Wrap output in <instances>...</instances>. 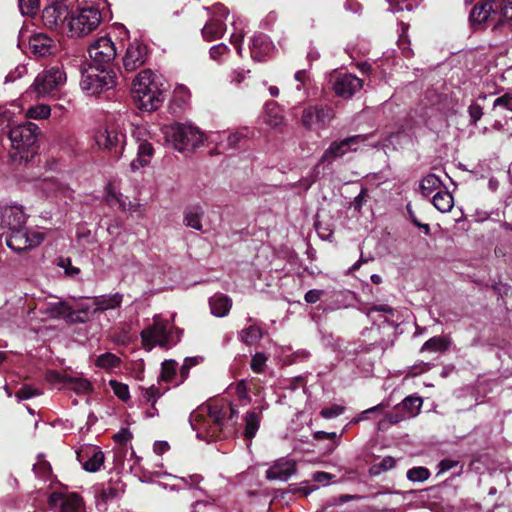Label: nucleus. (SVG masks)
<instances>
[{"label":"nucleus","instance_id":"obj_42","mask_svg":"<svg viewBox=\"0 0 512 512\" xmlns=\"http://www.w3.org/2000/svg\"><path fill=\"white\" fill-rule=\"evenodd\" d=\"M69 310V305H67L65 302L59 301L48 303L42 311L50 318H58L62 315L68 317Z\"/></svg>","mask_w":512,"mask_h":512},{"label":"nucleus","instance_id":"obj_18","mask_svg":"<svg viewBox=\"0 0 512 512\" xmlns=\"http://www.w3.org/2000/svg\"><path fill=\"white\" fill-rule=\"evenodd\" d=\"M77 460L83 469L90 473L98 472L104 465L103 451L96 446H86L77 451Z\"/></svg>","mask_w":512,"mask_h":512},{"label":"nucleus","instance_id":"obj_8","mask_svg":"<svg viewBox=\"0 0 512 512\" xmlns=\"http://www.w3.org/2000/svg\"><path fill=\"white\" fill-rule=\"evenodd\" d=\"M11 146L19 154L34 153L38 140V126L32 122L20 124L11 128L9 133ZM21 159L28 160V155H20Z\"/></svg>","mask_w":512,"mask_h":512},{"label":"nucleus","instance_id":"obj_48","mask_svg":"<svg viewBox=\"0 0 512 512\" xmlns=\"http://www.w3.org/2000/svg\"><path fill=\"white\" fill-rule=\"evenodd\" d=\"M132 136L138 145L141 143L149 142L152 138L147 126L143 124L134 126L132 130Z\"/></svg>","mask_w":512,"mask_h":512},{"label":"nucleus","instance_id":"obj_37","mask_svg":"<svg viewBox=\"0 0 512 512\" xmlns=\"http://www.w3.org/2000/svg\"><path fill=\"white\" fill-rule=\"evenodd\" d=\"M128 197L124 196L120 190L113 185L112 183H108L105 186V201L110 206L118 205V207L122 210L123 208H126V201Z\"/></svg>","mask_w":512,"mask_h":512},{"label":"nucleus","instance_id":"obj_45","mask_svg":"<svg viewBox=\"0 0 512 512\" xmlns=\"http://www.w3.org/2000/svg\"><path fill=\"white\" fill-rule=\"evenodd\" d=\"M262 337V331L257 326H249L240 332L241 340L246 344H252Z\"/></svg>","mask_w":512,"mask_h":512},{"label":"nucleus","instance_id":"obj_44","mask_svg":"<svg viewBox=\"0 0 512 512\" xmlns=\"http://www.w3.org/2000/svg\"><path fill=\"white\" fill-rule=\"evenodd\" d=\"M448 347V341L444 337H432L421 347V351L439 352Z\"/></svg>","mask_w":512,"mask_h":512},{"label":"nucleus","instance_id":"obj_53","mask_svg":"<svg viewBox=\"0 0 512 512\" xmlns=\"http://www.w3.org/2000/svg\"><path fill=\"white\" fill-rule=\"evenodd\" d=\"M19 8L23 15H34L39 8V0H19Z\"/></svg>","mask_w":512,"mask_h":512},{"label":"nucleus","instance_id":"obj_64","mask_svg":"<svg viewBox=\"0 0 512 512\" xmlns=\"http://www.w3.org/2000/svg\"><path fill=\"white\" fill-rule=\"evenodd\" d=\"M113 438L118 443L125 444L132 438V434L128 429L123 428L118 433H116Z\"/></svg>","mask_w":512,"mask_h":512},{"label":"nucleus","instance_id":"obj_12","mask_svg":"<svg viewBox=\"0 0 512 512\" xmlns=\"http://www.w3.org/2000/svg\"><path fill=\"white\" fill-rule=\"evenodd\" d=\"M205 9L210 13L211 17L202 29L204 39L213 41L221 38L226 30L224 20L228 16L227 8L221 3H216L212 7H206Z\"/></svg>","mask_w":512,"mask_h":512},{"label":"nucleus","instance_id":"obj_41","mask_svg":"<svg viewBox=\"0 0 512 512\" xmlns=\"http://www.w3.org/2000/svg\"><path fill=\"white\" fill-rule=\"evenodd\" d=\"M442 181L435 174H428L420 182V190L424 196H429L433 191L439 189Z\"/></svg>","mask_w":512,"mask_h":512},{"label":"nucleus","instance_id":"obj_1","mask_svg":"<svg viewBox=\"0 0 512 512\" xmlns=\"http://www.w3.org/2000/svg\"><path fill=\"white\" fill-rule=\"evenodd\" d=\"M238 411L230 403L215 402L202 405L190 415V425L197 438L210 441L221 437L226 419H233Z\"/></svg>","mask_w":512,"mask_h":512},{"label":"nucleus","instance_id":"obj_13","mask_svg":"<svg viewBox=\"0 0 512 512\" xmlns=\"http://www.w3.org/2000/svg\"><path fill=\"white\" fill-rule=\"evenodd\" d=\"M331 108L322 105L308 106L303 110L301 123L310 131L325 129L333 119Z\"/></svg>","mask_w":512,"mask_h":512},{"label":"nucleus","instance_id":"obj_55","mask_svg":"<svg viewBox=\"0 0 512 512\" xmlns=\"http://www.w3.org/2000/svg\"><path fill=\"white\" fill-rule=\"evenodd\" d=\"M40 394H41L40 391L33 389L31 386L26 385V386L21 387L18 390V392L16 393V397L19 400H27V399L32 398L33 396H37Z\"/></svg>","mask_w":512,"mask_h":512},{"label":"nucleus","instance_id":"obj_62","mask_svg":"<svg viewBox=\"0 0 512 512\" xmlns=\"http://www.w3.org/2000/svg\"><path fill=\"white\" fill-rule=\"evenodd\" d=\"M47 380L50 382V383H53V384H56V383H62L63 384V387H65L66 385V380L67 378H69V376H66V375H63V374H60L56 371H49L47 373Z\"/></svg>","mask_w":512,"mask_h":512},{"label":"nucleus","instance_id":"obj_43","mask_svg":"<svg viewBox=\"0 0 512 512\" xmlns=\"http://www.w3.org/2000/svg\"><path fill=\"white\" fill-rule=\"evenodd\" d=\"M95 365L105 370H112L120 365V358L115 354L107 352L97 357Z\"/></svg>","mask_w":512,"mask_h":512},{"label":"nucleus","instance_id":"obj_7","mask_svg":"<svg viewBox=\"0 0 512 512\" xmlns=\"http://www.w3.org/2000/svg\"><path fill=\"white\" fill-rule=\"evenodd\" d=\"M94 139L99 149L107 151L116 160L121 158L126 145V134L120 126L112 124L100 128Z\"/></svg>","mask_w":512,"mask_h":512},{"label":"nucleus","instance_id":"obj_39","mask_svg":"<svg viewBox=\"0 0 512 512\" xmlns=\"http://www.w3.org/2000/svg\"><path fill=\"white\" fill-rule=\"evenodd\" d=\"M116 495V490L111 486H102L95 494L96 506L100 511H106V504Z\"/></svg>","mask_w":512,"mask_h":512},{"label":"nucleus","instance_id":"obj_63","mask_svg":"<svg viewBox=\"0 0 512 512\" xmlns=\"http://www.w3.org/2000/svg\"><path fill=\"white\" fill-rule=\"evenodd\" d=\"M196 363H197V361L195 359H192V358L185 359L184 364L180 368L179 380H181V383L184 382V380L188 376L190 365H195Z\"/></svg>","mask_w":512,"mask_h":512},{"label":"nucleus","instance_id":"obj_11","mask_svg":"<svg viewBox=\"0 0 512 512\" xmlns=\"http://www.w3.org/2000/svg\"><path fill=\"white\" fill-rule=\"evenodd\" d=\"M88 54L91 65L109 69L116 58L117 50L109 37L102 36L90 44Z\"/></svg>","mask_w":512,"mask_h":512},{"label":"nucleus","instance_id":"obj_24","mask_svg":"<svg viewBox=\"0 0 512 512\" xmlns=\"http://www.w3.org/2000/svg\"><path fill=\"white\" fill-rule=\"evenodd\" d=\"M274 46L270 39L264 34L253 36L250 44L251 56L256 61H262L264 56L268 55Z\"/></svg>","mask_w":512,"mask_h":512},{"label":"nucleus","instance_id":"obj_26","mask_svg":"<svg viewBox=\"0 0 512 512\" xmlns=\"http://www.w3.org/2000/svg\"><path fill=\"white\" fill-rule=\"evenodd\" d=\"M494 12L493 4L490 1L476 4L470 12L469 19L473 26H481L488 22Z\"/></svg>","mask_w":512,"mask_h":512},{"label":"nucleus","instance_id":"obj_20","mask_svg":"<svg viewBox=\"0 0 512 512\" xmlns=\"http://www.w3.org/2000/svg\"><path fill=\"white\" fill-rule=\"evenodd\" d=\"M363 86V82L361 79L356 77L355 75L344 73L340 74L334 84L333 90L339 97L342 98H350L357 91H359Z\"/></svg>","mask_w":512,"mask_h":512},{"label":"nucleus","instance_id":"obj_50","mask_svg":"<svg viewBox=\"0 0 512 512\" xmlns=\"http://www.w3.org/2000/svg\"><path fill=\"white\" fill-rule=\"evenodd\" d=\"M33 471L38 478L47 479L51 474V466L47 461L39 458L33 466Z\"/></svg>","mask_w":512,"mask_h":512},{"label":"nucleus","instance_id":"obj_47","mask_svg":"<svg viewBox=\"0 0 512 512\" xmlns=\"http://www.w3.org/2000/svg\"><path fill=\"white\" fill-rule=\"evenodd\" d=\"M169 388L161 390L155 385L142 389V397L149 403L155 404L156 401L167 391Z\"/></svg>","mask_w":512,"mask_h":512},{"label":"nucleus","instance_id":"obj_25","mask_svg":"<svg viewBox=\"0 0 512 512\" xmlns=\"http://www.w3.org/2000/svg\"><path fill=\"white\" fill-rule=\"evenodd\" d=\"M96 312L98 311L93 298L91 302L80 303L76 309L70 307L68 319L72 322L85 323L90 321Z\"/></svg>","mask_w":512,"mask_h":512},{"label":"nucleus","instance_id":"obj_6","mask_svg":"<svg viewBox=\"0 0 512 512\" xmlns=\"http://www.w3.org/2000/svg\"><path fill=\"white\" fill-rule=\"evenodd\" d=\"M101 22L99 9L87 7L73 12L67 22L70 37H82L95 30Z\"/></svg>","mask_w":512,"mask_h":512},{"label":"nucleus","instance_id":"obj_27","mask_svg":"<svg viewBox=\"0 0 512 512\" xmlns=\"http://www.w3.org/2000/svg\"><path fill=\"white\" fill-rule=\"evenodd\" d=\"M264 123L271 129H277L285 124L283 110L276 102L272 101L266 104Z\"/></svg>","mask_w":512,"mask_h":512},{"label":"nucleus","instance_id":"obj_21","mask_svg":"<svg viewBox=\"0 0 512 512\" xmlns=\"http://www.w3.org/2000/svg\"><path fill=\"white\" fill-rule=\"evenodd\" d=\"M295 472V462L290 459L281 458L267 470L266 477L269 480L287 481Z\"/></svg>","mask_w":512,"mask_h":512},{"label":"nucleus","instance_id":"obj_54","mask_svg":"<svg viewBox=\"0 0 512 512\" xmlns=\"http://www.w3.org/2000/svg\"><path fill=\"white\" fill-rule=\"evenodd\" d=\"M267 361V358L262 353H256L251 360V369L255 373H261L263 371V367Z\"/></svg>","mask_w":512,"mask_h":512},{"label":"nucleus","instance_id":"obj_23","mask_svg":"<svg viewBox=\"0 0 512 512\" xmlns=\"http://www.w3.org/2000/svg\"><path fill=\"white\" fill-rule=\"evenodd\" d=\"M29 47L31 52L37 57H46L55 50V42L44 33H37L30 37Z\"/></svg>","mask_w":512,"mask_h":512},{"label":"nucleus","instance_id":"obj_28","mask_svg":"<svg viewBox=\"0 0 512 512\" xmlns=\"http://www.w3.org/2000/svg\"><path fill=\"white\" fill-rule=\"evenodd\" d=\"M2 222L10 228L22 227L26 222V214L21 206H10L2 213Z\"/></svg>","mask_w":512,"mask_h":512},{"label":"nucleus","instance_id":"obj_34","mask_svg":"<svg viewBox=\"0 0 512 512\" xmlns=\"http://www.w3.org/2000/svg\"><path fill=\"white\" fill-rule=\"evenodd\" d=\"M261 418V411L251 410L244 415L245 428L243 435L246 440L251 441L256 436L260 427Z\"/></svg>","mask_w":512,"mask_h":512},{"label":"nucleus","instance_id":"obj_17","mask_svg":"<svg viewBox=\"0 0 512 512\" xmlns=\"http://www.w3.org/2000/svg\"><path fill=\"white\" fill-rule=\"evenodd\" d=\"M68 19V8L63 3L47 6L42 11L43 24L49 29H62L67 27Z\"/></svg>","mask_w":512,"mask_h":512},{"label":"nucleus","instance_id":"obj_59","mask_svg":"<svg viewBox=\"0 0 512 512\" xmlns=\"http://www.w3.org/2000/svg\"><path fill=\"white\" fill-rule=\"evenodd\" d=\"M468 113L470 116V122L472 124H476L478 120L483 116V109L478 104H471L468 108Z\"/></svg>","mask_w":512,"mask_h":512},{"label":"nucleus","instance_id":"obj_14","mask_svg":"<svg viewBox=\"0 0 512 512\" xmlns=\"http://www.w3.org/2000/svg\"><path fill=\"white\" fill-rule=\"evenodd\" d=\"M48 503L54 512H85L82 497L74 492L55 491L50 494Z\"/></svg>","mask_w":512,"mask_h":512},{"label":"nucleus","instance_id":"obj_46","mask_svg":"<svg viewBox=\"0 0 512 512\" xmlns=\"http://www.w3.org/2000/svg\"><path fill=\"white\" fill-rule=\"evenodd\" d=\"M51 113L50 106L46 104H38L30 107L26 111V117L31 119H46Z\"/></svg>","mask_w":512,"mask_h":512},{"label":"nucleus","instance_id":"obj_4","mask_svg":"<svg viewBox=\"0 0 512 512\" xmlns=\"http://www.w3.org/2000/svg\"><path fill=\"white\" fill-rule=\"evenodd\" d=\"M141 339L144 349L151 351L156 346L169 349L180 340V335L167 320L154 316L153 324L141 332Z\"/></svg>","mask_w":512,"mask_h":512},{"label":"nucleus","instance_id":"obj_60","mask_svg":"<svg viewBox=\"0 0 512 512\" xmlns=\"http://www.w3.org/2000/svg\"><path fill=\"white\" fill-rule=\"evenodd\" d=\"M324 291L320 289H311L307 291L304 295V300L309 304H314L318 302L323 296Z\"/></svg>","mask_w":512,"mask_h":512},{"label":"nucleus","instance_id":"obj_33","mask_svg":"<svg viewBox=\"0 0 512 512\" xmlns=\"http://www.w3.org/2000/svg\"><path fill=\"white\" fill-rule=\"evenodd\" d=\"M423 400L419 396H407L400 404L396 406V410L402 412L404 417L412 418L419 414Z\"/></svg>","mask_w":512,"mask_h":512},{"label":"nucleus","instance_id":"obj_30","mask_svg":"<svg viewBox=\"0 0 512 512\" xmlns=\"http://www.w3.org/2000/svg\"><path fill=\"white\" fill-rule=\"evenodd\" d=\"M204 216V209L200 205H193L187 207L183 213V223L186 227L192 228L196 231H201L203 228L202 218Z\"/></svg>","mask_w":512,"mask_h":512},{"label":"nucleus","instance_id":"obj_15","mask_svg":"<svg viewBox=\"0 0 512 512\" xmlns=\"http://www.w3.org/2000/svg\"><path fill=\"white\" fill-rule=\"evenodd\" d=\"M366 139L364 135H355L341 141L332 142L321 156L320 163L343 157L350 151H356Z\"/></svg>","mask_w":512,"mask_h":512},{"label":"nucleus","instance_id":"obj_10","mask_svg":"<svg viewBox=\"0 0 512 512\" xmlns=\"http://www.w3.org/2000/svg\"><path fill=\"white\" fill-rule=\"evenodd\" d=\"M66 82V73L61 67L55 66L39 73L31 88L37 97H46L60 89Z\"/></svg>","mask_w":512,"mask_h":512},{"label":"nucleus","instance_id":"obj_58","mask_svg":"<svg viewBox=\"0 0 512 512\" xmlns=\"http://www.w3.org/2000/svg\"><path fill=\"white\" fill-rule=\"evenodd\" d=\"M500 13L504 20L512 22V0H502L500 4Z\"/></svg>","mask_w":512,"mask_h":512},{"label":"nucleus","instance_id":"obj_57","mask_svg":"<svg viewBox=\"0 0 512 512\" xmlns=\"http://www.w3.org/2000/svg\"><path fill=\"white\" fill-rule=\"evenodd\" d=\"M58 266L63 268L65 274L68 276H75L80 272L78 268L72 266L71 260L69 258H60Z\"/></svg>","mask_w":512,"mask_h":512},{"label":"nucleus","instance_id":"obj_31","mask_svg":"<svg viewBox=\"0 0 512 512\" xmlns=\"http://www.w3.org/2000/svg\"><path fill=\"white\" fill-rule=\"evenodd\" d=\"M154 155V148L150 142L141 143L137 148V157L130 163L132 171H137L140 168L147 166Z\"/></svg>","mask_w":512,"mask_h":512},{"label":"nucleus","instance_id":"obj_32","mask_svg":"<svg viewBox=\"0 0 512 512\" xmlns=\"http://www.w3.org/2000/svg\"><path fill=\"white\" fill-rule=\"evenodd\" d=\"M211 313L216 317H224L228 315L231 307L232 300L224 294H215L209 300Z\"/></svg>","mask_w":512,"mask_h":512},{"label":"nucleus","instance_id":"obj_29","mask_svg":"<svg viewBox=\"0 0 512 512\" xmlns=\"http://www.w3.org/2000/svg\"><path fill=\"white\" fill-rule=\"evenodd\" d=\"M247 131H236L227 134L223 133H212L209 135L211 142H216L217 144L223 146V148H233L235 147L243 138L247 137Z\"/></svg>","mask_w":512,"mask_h":512},{"label":"nucleus","instance_id":"obj_38","mask_svg":"<svg viewBox=\"0 0 512 512\" xmlns=\"http://www.w3.org/2000/svg\"><path fill=\"white\" fill-rule=\"evenodd\" d=\"M432 203L434 207L442 212L447 213L451 211L454 205V199L450 192L447 190L438 191L432 198Z\"/></svg>","mask_w":512,"mask_h":512},{"label":"nucleus","instance_id":"obj_9","mask_svg":"<svg viewBox=\"0 0 512 512\" xmlns=\"http://www.w3.org/2000/svg\"><path fill=\"white\" fill-rule=\"evenodd\" d=\"M45 238L43 231L26 229L23 226L10 228L6 235L7 246L15 251L22 252L39 246Z\"/></svg>","mask_w":512,"mask_h":512},{"label":"nucleus","instance_id":"obj_51","mask_svg":"<svg viewBox=\"0 0 512 512\" xmlns=\"http://www.w3.org/2000/svg\"><path fill=\"white\" fill-rule=\"evenodd\" d=\"M395 464V459L391 456H387L383 458L379 464L374 465L370 471L372 474L378 475L381 472H385L392 469L395 466Z\"/></svg>","mask_w":512,"mask_h":512},{"label":"nucleus","instance_id":"obj_35","mask_svg":"<svg viewBox=\"0 0 512 512\" xmlns=\"http://www.w3.org/2000/svg\"><path fill=\"white\" fill-rule=\"evenodd\" d=\"M122 300H123V295L120 293L100 295V296L94 297L96 310L98 312H103V311L118 308L121 305Z\"/></svg>","mask_w":512,"mask_h":512},{"label":"nucleus","instance_id":"obj_2","mask_svg":"<svg viewBox=\"0 0 512 512\" xmlns=\"http://www.w3.org/2000/svg\"><path fill=\"white\" fill-rule=\"evenodd\" d=\"M165 83L162 75L146 69L142 70L134 79L132 97L141 110L153 111L163 102Z\"/></svg>","mask_w":512,"mask_h":512},{"label":"nucleus","instance_id":"obj_61","mask_svg":"<svg viewBox=\"0 0 512 512\" xmlns=\"http://www.w3.org/2000/svg\"><path fill=\"white\" fill-rule=\"evenodd\" d=\"M228 46L224 43H219L210 48V56L214 60H219L222 55L227 53Z\"/></svg>","mask_w":512,"mask_h":512},{"label":"nucleus","instance_id":"obj_16","mask_svg":"<svg viewBox=\"0 0 512 512\" xmlns=\"http://www.w3.org/2000/svg\"><path fill=\"white\" fill-rule=\"evenodd\" d=\"M38 187L47 198L55 202L66 203L73 197V190L58 178H44L39 182Z\"/></svg>","mask_w":512,"mask_h":512},{"label":"nucleus","instance_id":"obj_56","mask_svg":"<svg viewBox=\"0 0 512 512\" xmlns=\"http://www.w3.org/2000/svg\"><path fill=\"white\" fill-rule=\"evenodd\" d=\"M344 411V408L340 405H333L331 407H327L321 410V416L325 419H332L339 415H341Z\"/></svg>","mask_w":512,"mask_h":512},{"label":"nucleus","instance_id":"obj_22","mask_svg":"<svg viewBox=\"0 0 512 512\" xmlns=\"http://www.w3.org/2000/svg\"><path fill=\"white\" fill-rule=\"evenodd\" d=\"M492 113L495 119L494 128L502 129L504 124L500 118H508L512 120V94L506 93L495 99L492 107Z\"/></svg>","mask_w":512,"mask_h":512},{"label":"nucleus","instance_id":"obj_5","mask_svg":"<svg viewBox=\"0 0 512 512\" xmlns=\"http://www.w3.org/2000/svg\"><path fill=\"white\" fill-rule=\"evenodd\" d=\"M115 73L108 68L89 66L82 73L80 86L89 95H96L115 86Z\"/></svg>","mask_w":512,"mask_h":512},{"label":"nucleus","instance_id":"obj_36","mask_svg":"<svg viewBox=\"0 0 512 512\" xmlns=\"http://www.w3.org/2000/svg\"><path fill=\"white\" fill-rule=\"evenodd\" d=\"M178 364L175 360L169 359L162 363L160 380L171 385L178 386L181 384L179 376L177 375Z\"/></svg>","mask_w":512,"mask_h":512},{"label":"nucleus","instance_id":"obj_40","mask_svg":"<svg viewBox=\"0 0 512 512\" xmlns=\"http://www.w3.org/2000/svg\"><path fill=\"white\" fill-rule=\"evenodd\" d=\"M65 388L74 391L76 394H87L91 390V384L84 378L69 377L66 380Z\"/></svg>","mask_w":512,"mask_h":512},{"label":"nucleus","instance_id":"obj_52","mask_svg":"<svg viewBox=\"0 0 512 512\" xmlns=\"http://www.w3.org/2000/svg\"><path fill=\"white\" fill-rule=\"evenodd\" d=\"M110 386L113 389L114 394L121 400L127 401L130 397L129 388L126 384L117 382L115 380L110 381Z\"/></svg>","mask_w":512,"mask_h":512},{"label":"nucleus","instance_id":"obj_49","mask_svg":"<svg viewBox=\"0 0 512 512\" xmlns=\"http://www.w3.org/2000/svg\"><path fill=\"white\" fill-rule=\"evenodd\" d=\"M430 476L428 469L424 467H414L407 472V478L412 482H423Z\"/></svg>","mask_w":512,"mask_h":512},{"label":"nucleus","instance_id":"obj_19","mask_svg":"<svg viewBox=\"0 0 512 512\" xmlns=\"http://www.w3.org/2000/svg\"><path fill=\"white\" fill-rule=\"evenodd\" d=\"M147 58V47L139 41L131 42L123 57V66L126 71H134L142 66Z\"/></svg>","mask_w":512,"mask_h":512},{"label":"nucleus","instance_id":"obj_3","mask_svg":"<svg viewBox=\"0 0 512 512\" xmlns=\"http://www.w3.org/2000/svg\"><path fill=\"white\" fill-rule=\"evenodd\" d=\"M165 139L178 152L192 151L210 139L190 124L175 123L162 128Z\"/></svg>","mask_w":512,"mask_h":512}]
</instances>
